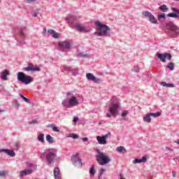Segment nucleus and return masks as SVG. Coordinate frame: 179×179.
I'll use <instances>...</instances> for the list:
<instances>
[{
    "mask_svg": "<svg viewBox=\"0 0 179 179\" xmlns=\"http://www.w3.org/2000/svg\"><path fill=\"white\" fill-rule=\"evenodd\" d=\"M83 142H87L89 141V138L87 137L81 138Z\"/></svg>",
    "mask_w": 179,
    "mask_h": 179,
    "instance_id": "obj_51",
    "label": "nucleus"
},
{
    "mask_svg": "<svg viewBox=\"0 0 179 179\" xmlns=\"http://www.w3.org/2000/svg\"><path fill=\"white\" fill-rule=\"evenodd\" d=\"M15 147L17 148H20V146L19 145V143H15Z\"/></svg>",
    "mask_w": 179,
    "mask_h": 179,
    "instance_id": "obj_55",
    "label": "nucleus"
},
{
    "mask_svg": "<svg viewBox=\"0 0 179 179\" xmlns=\"http://www.w3.org/2000/svg\"><path fill=\"white\" fill-rule=\"evenodd\" d=\"M86 78L88 80H91V82H94V83H100V78H97L92 73H87Z\"/></svg>",
    "mask_w": 179,
    "mask_h": 179,
    "instance_id": "obj_14",
    "label": "nucleus"
},
{
    "mask_svg": "<svg viewBox=\"0 0 179 179\" xmlns=\"http://www.w3.org/2000/svg\"><path fill=\"white\" fill-rule=\"evenodd\" d=\"M96 153H98L96 156H101V155H104V153L102 152L100 150H97Z\"/></svg>",
    "mask_w": 179,
    "mask_h": 179,
    "instance_id": "obj_50",
    "label": "nucleus"
},
{
    "mask_svg": "<svg viewBox=\"0 0 179 179\" xmlns=\"http://www.w3.org/2000/svg\"><path fill=\"white\" fill-rule=\"evenodd\" d=\"M32 166H33V164H28V166H29V167H32Z\"/></svg>",
    "mask_w": 179,
    "mask_h": 179,
    "instance_id": "obj_60",
    "label": "nucleus"
},
{
    "mask_svg": "<svg viewBox=\"0 0 179 179\" xmlns=\"http://www.w3.org/2000/svg\"><path fill=\"white\" fill-rule=\"evenodd\" d=\"M38 140L39 141V142L44 143V134H40L38 136Z\"/></svg>",
    "mask_w": 179,
    "mask_h": 179,
    "instance_id": "obj_34",
    "label": "nucleus"
},
{
    "mask_svg": "<svg viewBox=\"0 0 179 179\" xmlns=\"http://www.w3.org/2000/svg\"><path fill=\"white\" fill-rule=\"evenodd\" d=\"M75 20H76V17L75 15H69L66 18V22L69 24V26H75Z\"/></svg>",
    "mask_w": 179,
    "mask_h": 179,
    "instance_id": "obj_16",
    "label": "nucleus"
},
{
    "mask_svg": "<svg viewBox=\"0 0 179 179\" xmlns=\"http://www.w3.org/2000/svg\"><path fill=\"white\" fill-rule=\"evenodd\" d=\"M109 136H111L110 132H108L107 134L101 136V138L106 141V139H107Z\"/></svg>",
    "mask_w": 179,
    "mask_h": 179,
    "instance_id": "obj_39",
    "label": "nucleus"
},
{
    "mask_svg": "<svg viewBox=\"0 0 179 179\" xmlns=\"http://www.w3.org/2000/svg\"><path fill=\"white\" fill-rule=\"evenodd\" d=\"M77 57H79L80 58H87V55H84L82 52H80L78 54Z\"/></svg>",
    "mask_w": 179,
    "mask_h": 179,
    "instance_id": "obj_41",
    "label": "nucleus"
},
{
    "mask_svg": "<svg viewBox=\"0 0 179 179\" xmlns=\"http://www.w3.org/2000/svg\"><path fill=\"white\" fill-rule=\"evenodd\" d=\"M17 79L18 82H21L23 85H30L33 82L34 78L30 76L26 75L23 72H18L17 74Z\"/></svg>",
    "mask_w": 179,
    "mask_h": 179,
    "instance_id": "obj_3",
    "label": "nucleus"
},
{
    "mask_svg": "<svg viewBox=\"0 0 179 179\" xmlns=\"http://www.w3.org/2000/svg\"><path fill=\"white\" fill-rule=\"evenodd\" d=\"M96 162L100 166H104L105 164H108L111 162V158L106 154L101 155H96Z\"/></svg>",
    "mask_w": 179,
    "mask_h": 179,
    "instance_id": "obj_7",
    "label": "nucleus"
},
{
    "mask_svg": "<svg viewBox=\"0 0 179 179\" xmlns=\"http://www.w3.org/2000/svg\"><path fill=\"white\" fill-rule=\"evenodd\" d=\"M172 176H173V178H176V172H173Z\"/></svg>",
    "mask_w": 179,
    "mask_h": 179,
    "instance_id": "obj_59",
    "label": "nucleus"
},
{
    "mask_svg": "<svg viewBox=\"0 0 179 179\" xmlns=\"http://www.w3.org/2000/svg\"><path fill=\"white\" fill-rule=\"evenodd\" d=\"M99 125H101V122H99Z\"/></svg>",
    "mask_w": 179,
    "mask_h": 179,
    "instance_id": "obj_63",
    "label": "nucleus"
},
{
    "mask_svg": "<svg viewBox=\"0 0 179 179\" xmlns=\"http://www.w3.org/2000/svg\"><path fill=\"white\" fill-rule=\"evenodd\" d=\"M48 153L46 155V160L48 166L52 167L54 164V159L57 157V150L55 148H50L48 150Z\"/></svg>",
    "mask_w": 179,
    "mask_h": 179,
    "instance_id": "obj_6",
    "label": "nucleus"
},
{
    "mask_svg": "<svg viewBox=\"0 0 179 179\" xmlns=\"http://www.w3.org/2000/svg\"><path fill=\"white\" fill-rule=\"evenodd\" d=\"M94 24L96 26V31L94 33V36H98L99 37H110L111 34V28L108 25L101 23L100 21H95Z\"/></svg>",
    "mask_w": 179,
    "mask_h": 179,
    "instance_id": "obj_1",
    "label": "nucleus"
},
{
    "mask_svg": "<svg viewBox=\"0 0 179 179\" xmlns=\"http://www.w3.org/2000/svg\"><path fill=\"white\" fill-rule=\"evenodd\" d=\"M117 152L118 153H122L123 155L127 153V149L124 146H119L116 148Z\"/></svg>",
    "mask_w": 179,
    "mask_h": 179,
    "instance_id": "obj_23",
    "label": "nucleus"
},
{
    "mask_svg": "<svg viewBox=\"0 0 179 179\" xmlns=\"http://www.w3.org/2000/svg\"><path fill=\"white\" fill-rule=\"evenodd\" d=\"M24 72H40L41 69L37 66H34L33 63H28V66L23 69Z\"/></svg>",
    "mask_w": 179,
    "mask_h": 179,
    "instance_id": "obj_10",
    "label": "nucleus"
},
{
    "mask_svg": "<svg viewBox=\"0 0 179 179\" xmlns=\"http://www.w3.org/2000/svg\"><path fill=\"white\" fill-rule=\"evenodd\" d=\"M148 162V156H143L141 159L136 158L133 161L134 164H139L140 163H146Z\"/></svg>",
    "mask_w": 179,
    "mask_h": 179,
    "instance_id": "obj_18",
    "label": "nucleus"
},
{
    "mask_svg": "<svg viewBox=\"0 0 179 179\" xmlns=\"http://www.w3.org/2000/svg\"><path fill=\"white\" fill-rule=\"evenodd\" d=\"M167 150H170L171 152L173 151V149H171V148L169 147H166Z\"/></svg>",
    "mask_w": 179,
    "mask_h": 179,
    "instance_id": "obj_57",
    "label": "nucleus"
},
{
    "mask_svg": "<svg viewBox=\"0 0 179 179\" xmlns=\"http://www.w3.org/2000/svg\"><path fill=\"white\" fill-rule=\"evenodd\" d=\"M171 9L173 13H169L166 15V16H168V17L179 19V9L176 7H172Z\"/></svg>",
    "mask_w": 179,
    "mask_h": 179,
    "instance_id": "obj_12",
    "label": "nucleus"
},
{
    "mask_svg": "<svg viewBox=\"0 0 179 179\" xmlns=\"http://www.w3.org/2000/svg\"><path fill=\"white\" fill-rule=\"evenodd\" d=\"M58 47L62 51H64V50H69V48H71V43L69 41H60L58 43Z\"/></svg>",
    "mask_w": 179,
    "mask_h": 179,
    "instance_id": "obj_13",
    "label": "nucleus"
},
{
    "mask_svg": "<svg viewBox=\"0 0 179 179\" xmlns=\"http://www.w3.org/2000/svg\"><path fill=\"white\" fill-rule=\"evenodd\" d=\"M40 157L42 160H45V153H41Z\"/></svg>",
    "mask_w": 179,
    "mask_h": 179,
    "instance_id": "obj_47",
    "label": "nucleus"
},
{
    "mask_svg": "<svg viewBox=\"0 0 179 179\" xmlns=\"http://www.w3.org/2000/svg\"><path fill=\"white\" fill-rule=\"evenodd\" d=\"M133 72H139V66H134L132 69Z\"/></svg>",
    "mask_w": 179,
    "mask_h": 179,
    "instance_id": "obj_42",
    "label": "nucleus"
},
{
    "mask_svg": "<svg viewBox=\"0 0 179 179\" xmlns=\"http://www.w3.org/2000/svg\"><path fill=\"white\" fill-rule=\"evenodd\" d=\"M0 113H3V110H0Z\"/></svg>",
    "mask_w": 179,
    "mask_h": 179,
    "instance_id": "obj_62",
    "label": "nucleus"
},
{
    "mask_svg": "<svg viewBox=\"0 0 179 179\" xmlns=\"http://www.w3.org/2000/svg\"><path fill=\"white\" fill-rule=\"evenodd\" d=\"M68 137L73 138V139H78L79 138V135L75 133H72V134H70Z\"/></svg>",
    "mask_w": 179,
    "mask_h": 179,
    "instance_id": "obj_37",
    "label": "nucleus"
},
{
    "mask_svg": "<svg viewBox=\"0 0 179 179\" xmlns=\"http://www.w3.org/2000/svg\"><path fill=\"white\" fill-rule=\"evenodd\" d=\"M15 108H19V102L18 101L15 102Z\"/></svg>",
    "mask_w": 179,
    "mask_h": 179,
    "instance_id": "obj_54",
    "label": "nucleus"
},
{
    "mask_svg": "<svg viewBox=\"0 0 179 179\" xmlns=\"http://www.w3.org/2000/svg\"><path fill=\"white\" fill-rule=\"evenodd\" d=\"M71 162L76 167H82V159L79 157V154H76L75 155H72Z\"/></svg>",
    "mask_w": 179,
    "mask_h": 179,
    "instance_id": "obj_11",
    "label": "nucleus"
},
{
    "mask_svg": "<svg viewBox=\"0 0 179 179\" xmlns=\"http://www.w3.org/2000/svg\"><path fill=\"white\" fill-rule=\"evenodd\" d=\"M157 19L159 22H160V20H162V19H163L164 20H166V14L164 13H162L158 15Z\"/></svg>",
    "mask_w": 179,
    "mask_h": 179,
    "instance_id": "obj_32",
    "label": "nucleus"
},
{
    "mask_svg": "<svg viewBox=\"0 0 179 179\" xmlns=\"http://www.w3.org/2000/svg\"><path fill=\"white\" fill-rule=\"evenodd\" d=\"M18 43H20V44H25V43H24V38L20 39V40L18 41Z\"/></svg>",
    "mask_w": 179,
    "mask_h": 179,
    "instance_id": "obj_52",
    "label": "nucleus"
},
{
    "mask_svg": "<svg viewBox=\"0 0 179 179\" xmlns=\"http://www.w3.org/2000/svg\"><path fill=\"white\" fill-rule=\"evenodd\" d=\"M31 173H33V169L21 171L20 173V177H24V176H29V174H31Z\"/></svg>",
    "mask_w": 179,
    "mask_h": 179,
    "instance_id": "obj_20",
    "label": "nucleus"
},
{
    "mask_svg": "<svg viewBox=\"0 0 179 179\" xmlns=\"http://www.w3.org/2000/svg\"><path fill=\"white\" fill-rule=\"evenodd\" d=\"M150 114L147 113L143 118L144 122H148V124H150L152 122V118H150Z\"/></svg>",
    "mask_w": 179,
    "mask_h": 179,
    "instance_id": "obj_22",
    "label": "nucleus"
},
{
    "mask_svg": "<svg viewBox=\"0 0 179 179\" xmlns=\"http://www.w3.org/2000/svg\"><path fill=\"white\" fill-rule=\"evenodd\" d=\"M176 143H177L178 145H179V140L178 141H176Z\"/></svg>",
    "mask_w": 179,
    "mask_h": 179,
    "instance_id": "obj_61",
    "label": "nucleus"
},
{
    "mask_svg": "<svg viewBox=\"0 0 179 179\" xmlns=\"http://www.w3.org/2000/svg\"><path fill=\"white\" fill-rule=\"evenodd\" d=\"M142 15L143 17H146V19H148L149 22L150 23H152L153 24H157V19L148 10L143 11L142 13Z\"/></svg>",
    "mask_w": 179,
    "mask_h": 179,
    "instance_id": "obj_9",
    "label": "nucleus"
},
{
    "mask_svg": "<svg viewBox=\"0 0 179 179\" xmlns=\"http://www.w3.org/2000/svg\"><path fill=\"white\" fill-rule=\"evenodd\" d=\"M26 30V27H20L19 30V34L22 37H26V34L24 33V31Z\"/></svg>",
    "mask_w": 179,
    "mask_h": 179,
    "instance_id": "obj_28",
    "label": "nucleus"
},
{
    "mask_svg": "<svg viewBox=\"0 0 179 179\" xmlns=\"http://www.w3.org/2000/svg\"><path fill=\"white\" fill-rule=\"evenodd\" d=\"M117 98L115 96H113L110 99L111 105L109 106V112L113 113V117H116L118 115V109L121 108V103H115V100Z\"/></svg>",
    "mask_w": 179,
    "mask_h": 179,
    "instance_id": "obj_5",
    "label": "nucleus"
},
{
    "mask_svg": "<svg viewBox=\"0 0 179 179\" xmlns=\"http://www.w3.org/2000/svg\"><path fill=\"white\" fill-rule=\"evenodd\" d=\"M78 121H79V117L78 116H76L73 120V123L76 124V122H78Z\"/></svg>",
    "mask_w": 179,
    "mask_h": 179,
    "instance_id": "obj_45",
    "label": "nucleus"
},
{
    "mask_svg": "<svg viewBox=\"0 0 179 179\" xmlns=\"http://www.w3.org/2000/svg\"><path fill=\"white\" fill-rule=\"evenodd\" d=\"M29 124H30V125H31V124H38V122H37V120H32L31 122H29Z\"/></svg>",
    "mask_w": 179,
    "mask_h": 179,
    "instance_id": "obj_49",
    "label": "nucleus"
},
{
    "mask_svg": "<svg viewBox=\"0 0 179 179\" xmlns=\"http://www.w3.org/2000/svg\"><path fill=\"white\" fill-rule=\"evenodd\" d=\"M159 10H161V12H167L169 10V8H167L166 5L163 4L159 6Z\"/></svg>",
    "mask_w": 179,
    "mask_h": 179,
    "instance_id": "obj_29",
    "label": "nucleus"
},
{
    "mask_svg": "<svg viewBox=\"0 0 179 179\" xmlns=\"http://www.w3.org/2000/svg\"><path fill=\"white\" fill-rule=\"evenodd\" d=\"M52 37H53V38H59V34L55 31V33H53Z\"/></svg>",
    "mask_w": 179,
    "mask_h": 179,
    "instance_id": "obj_40",
    "label": "nucleus"
},
{
    "mask_svg": "<svg viewBox=\"0 0 179 179\" xmlns=\"http://www.w3.org/2000/svg\"><path fill=\"white\" fill-rule=\"evenodd\" d=\"M76 29L78 31H87V30L85 29V27H82L80 24L76 25Z\"/></svg>",
    "mask_w": 179,
    "mask_h": 179,
    "instance_id": "obj_31",
    "label": "nucleus"
},
{
    "mask_svg": "<svg viewBox=\"0 0 179 179\" xmlns=\"http://www.w3.org/2000/svg\"><path fill=\"white\" fill-rule=\"evenodd\" d=\"M156 57L161 61V62H166V59L168 61H171V59L173 58V56L171 55V53L169 52H164V53H156Z\"/></svg>",
    "mask_w": 179,
    "mask_h": 179,
    "instance_id": "obj_8",
    "label": "nucleus"
},
{
    "mask_svg": "<svg viewBox=\"0 0 179 179\" xmlns=\"http://www.w3.org/2000/svg\"><path fill=\"white\" fill-rule=\"evenodd\" d=\"M174 63L173 62H170L168 64V65L166 66V68L171 71H174Z\"/></svg>",
    "mask_w": 179,
    "mask_h": 179,
    "instance_id": "obj_33",
    "label": "nucleus"
},
{
    "mask_svg": "<svg viewBox=\"0 0 179 179\" xmlns=\"http://www.w3.org/2000/svg\"><path fill=\"white\" fill-rule=\"evenodd\" d=\"M0 2H1V0H0Z\"/></svg>",
    "mask_w": 179,
    "mask_h": 179,
    "instance_id": "obj_64",
    "label": "nucleus"
},
{
    "mask_svg": "<svg viewBox=\"0 0 179 179\" xmlns=\"http://www.w3.org/2000/svg\"><path fill=\"white\" fill-rule=\"evenodd\" d=\"M106 117L111 118V117H114V115L113 114V112H110L109 113H106Z\"/></svg>",
    "mask_w": 179,
    "mask_h": 179,
    "instance_id": "obj_44",
    "label": "nucleus"
},
{
    "mask_svg": "<svg viewBox=\"0 0 179 179\" xmlns=\"http://www.w3.org/2000/svg\"><path fill=\"white\" fill-rule=\"evenodd\" d=\"M127 115H128V110H124L122 112V118L124 121L127 120Z\"/></svg>",
    "mask_w": 179,
    "mask_h": 179,
    "instance_id": "obj_35",
    "label": "nucleus"
},
{
    "mask_svg": "<svg viewBox=\"0 0 179 179\" xmlns=\"http://www.w3.org/2000/svg\"><path fill=\"white\" fill-rule=\"evenodd\" d=\"M46 127L47 128H52L54 132H59V129L58 128V127L55 126V124H48Z\"/></svg>",
    "mask_w": 179,
    "mask_h": 179,
    "instance_id": "obj_25",
    "label": "nucleus"
},
{
    "mask_svg": "<svg viewBox=\"0 0 179 179\" xmlns=\"http://www.w3.org/2000/svg\"><path fill=\"white\" fill-rule=\"evenodd\" d=\"M5 176H6L5 171H0V177H5Z\"/></svg>",
    "mask_w": 179,
    "mask_h": 179,
    "instance_id": "obj_48",
    "label": "nucleus"
},
{
    "mask_svg": "<svg viewBox=\"0 0 179 179\" xmlns=\"http://www.w3.org/2000/svg\"><path fill=\"white\" fill-rule=\"evenodd\" d=\"M161 85L162 86H164V87H175V85L173 83H167L166 82H162Z\"/></svg>",
    "mask_w": 179,
    "mask_h": 179,
    "instance_id": "obj_27",
    "label": "nucleus"
},
{
    "mask_svg": "<svg viewBox=\"0 0 179 179\" xmlns=\"http://www.w3.org/2000/svg\"><path fill=\"white\" fill-rule=\"evenodd\" d=\"M20 97H21V99H22V100H24V101H25V103H29V98L25 97L24 96H23V94H19Z\"/></svg>",
    "mask_w": 179,
    "mask_h": 179,
    "instance_id": "obj_38",
    "label": "nucleus"
},
{
    "mask_svg": "<svg viewBox=\"0 0 179 179\" xmlns=\"http://www.w3.org/2000/svg\"><path fill=\"white\" fill-rule=\"evenodd\" d=\"M43 36H45V28H43Z\"/></svg>",
    "mask_w": 179,
    "mask_h": 179,
    "instance_id": "obj_58",
    "label": "nucleus"
},
{
    "mask_svg": "<svg viewBox=\"0 0 179 179\" xmlns=\"http://www.w3.org/2000/svg\"><path fill=\"white\" fill-rule=\"evenodd\" d=\"M37 15H38V13H32V16L34 17H37Z\"/></svg>",
    "mask_w": 179,
    "mask_h": 179,
    "instance_id": "obj_53",
    "label": "nucleus"
},
{
    "mask_svg": "<svg viewBox=\"0 0 179 179\" xmlns=\"http://www.w3.org/2000/svg\"><path fill=\"white\" fill-rule=\"evenodd\" d=\"M64 69H65V71H68L69 72H71V73L73 76H76V75H78V73H79V69H73L71 66H63Z\"/></svg>",
    "mask_w": 179,
    "mask_h": 179,
    "instance_id": "obj_15",
    "label": "nucleus"
},
{
    "mask_svg": "<svg viewBox=\"0 0 179 179\" xmlns=\"http://www.w3.org/2000/svg\"><path fill=\"white\" fill-rule=\"evenodd\" d=\"M166 28L170 30L171 37H177L179 35V27L174 24L173 21L166 22Z\"/></svg>",
    "mask_w": 179,
    "mask_h": 179,
    "instance_id": "obj_4",
    "label": "nucleus"
},
{
    "mask_svg": "<svg viewBox=\"0 0 179 179\" xmlns=\"http://www.w3.org/2000/svg\"><path fill=\"white\" fill-rule=\"evenodd\" d=\"M67 99L62 101V106L66 107V108H71V107H75L79 104V101L76 96H73V92H68L66 94Z\"/></svg>",
    "mask_w": 179,
    "mask_h": 179,
    "instance_id": "obj_2",
    "label": "nucleus"
},
{
    "mask_svg": "<svg viewBox=\"0 0 179 179\" xmlns=\"http://www.w3.org/2000/svg\"><path fill=\"white\" fill-rule=\"evenodd\" d=\"M2 152L6 153V155H8V156H10V157H15L16 156V154L13 150L0 149V153Z\"/></svg>",
    "mask_w": 179,
    "mask_h": 179,
    "instance_id": "obj_17",
    "label": "nucleus"
},
{
    "mask_svg": "<svg viewBox=\"0 0 179 179\" xmlns=\"http://www.w3.org/2000/svg\"><path fill=\"white\" fill-rule=\"evenodd\" d=\"M104 171H106V169H100L99 175L98 177L99 179H100V177H101L103 176V173H104Z\"/></svg>",
    "mask_w": 179,
    "mask_h": 179,
    "instance_id": "obj_43",
    "label": "nucleus"
},
{
    "mask_svg": "<svg viewBox=\"0 0 179 179\" xmlns=\"http://www.w3.org/2000/svg\"><path fill=\"white\" fill-rule=\"evenodd\" d=\"M46 141L50 144L55 143V140H54V138L50 134L46 135Z\"/></svg>",
    "mask_w": 179,
    "mask_h": 179,
    "instance_id": "obj_26",
    "label": "nucleus"
},
{
    "mask_svg": "<svg viewBox=\"0 0 179 179\" xmlns=\"http://www.w3.org/2000/svg\"><path fill=\"white\" fill-rule=\"evenodd\" d=\"M149 114L150 117H154V118H157V117H160V115H162V113L160 112L150 113Z\"/></svg>",
    "mask_w": 179,
    "mask_h": 179,
    "instance_id": "obj_30",
    "label": "nucleus"
},
{
    "mask_svg": "<svg viewBox=\"0 0 179 179\" xmlns=\"http://www.w3.org/2000/svg\"><path fill=\"white\" fill-rule=\"evenodd\" d=\"M90 176H94L96 174V169H94V165L90 169Z\"/></svg>",
    "mask_w": 179,
    "mask_h": 179,
    "instance_id": "obj_36",
    "label": "nucleus"
},
{
    "mask_svg": "<svg viewBox=\"0 0 179 179\" xmlns=\"http://www.w3.org/2000/svg\"><path fill=\"white\" fill-rule=\"evenodd\" d=\"M26 1H27V3H30L31 2H34V1H36V0H26Z\"/></svg>",
    "mask_w": 179,
    "mask_h": 179,
    "instance_id": "obj_56",
    "label": "nucleus"
},
{
    "mask_svg": "<svg viewBox=\"0 0 179 179\" xmlns=\"http://www.w3.org/2000/svg\"><path fill=\"white\" fill-rule=\"evenodd\" d=\"M59 176H61V171L59 167H55L54 169V177L55 179H59Z\"/></svg>",
    "mask_w": 179,
    "mask_h": 179,
    "instance_id": "obj_21",
    "label": "nucleus"
},
{
    "mask_svg": "<svg viewBox=\"0 0 179 179\" xmlns=\"http://www.w3.org/2000/svg\"><path fill=\"white\" fill-rule=\"evenodd\" d=\"M55 32V30H54V29H49V30H48V33L49 34H50V36H52V35L54 34Z\"/></svg>",
    "mask_w": 179,
    "mask_h": 179,
    "instance_id": "obj_46",
    "label": "nucleus"
},
{
    "mask_svg": "<svg viewBox=\"0 0 179 179\" xmlns=\"http://www.w3.org/2000/svg\"><path fill=\"white\" fill-rule=\"evenodd\" d=\"M1 78L3 80H8V76L10 75L9 70L5 69L1 72Z\"/></svg>",
    "mask_w": 179,
    "mask_h": 179,
    "instance_id": "obj_19",
    "label": "nucleus"
},
{
    "mask_svg": "<svg viewBox=\"0 0 179 179\" xmlns=\"http://www.w3.org/2000/svg\"><path fill=\"white\" fill-rule=\"evenodd\" d=\"M96 139H97L98 143H99V145L107 144V140L103 139L100 136H96Z\"/></svg>",
    "mask_w": 179,
    "mask_h": 179,
    "instance_id": "obj_24",
    "label": "nucleus"
}]
</instances>
